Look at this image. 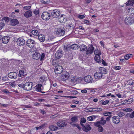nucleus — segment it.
<instances>
[{"instance_id":"1","label":"nucleus","mask_w":134,"mask_h":134,"mask_svg":"<svg viewBox=\"0 0 134 134\" xmlns=\"http://www.w3.org/2000/svg\"><path fill=\"white\" fill-rule=\"evenodd\" d=\"M60 14V11L58 9L53 10L51 12V16L54 18L58 17Z\"/></svg>"},{"instance_id":"2","label":"nucleus","mask_w":134,"mask_h":134,"mask_svg":"<svg viewBox=\"0 0 134 134\" xmlns=\"http://www.w3.org/2000/svg\"><path fill=\"white\" fill-rule=\"evenodd\" d=\"M27 46L31 48L34 47L35 46L36 42L31 39L28 40L26 41Z\"/></svg>"},{"instance_id":"3","label":"nucleus","mask_w":134,"mask_h":134,"mask_svg":"<svg viewBox=\"0 0 134 134\" xmlns=\"http://www.w3.org/2000/svg\"><path fill=\"white\" fill-rule=\"evenodd\" d=\"M111 118V116H109L106 119V120H105V118L103 116L101 117L100 120V122L101 124L103 125H104L106 123V121H109L110 120Z\"/></svg>"},{"instance_id":"4","label":"nucleus","mask_w":134,"mask_h":134,"mask_svg":"<svg viewBox=\"0 0 134 134\" xmlns=\"http://www.w3.org/2000/svg\"><path fill=\"white\" fill-rule=\"evenodd\" d=\"M125 22L127 24L130 25L134 23V18L131 17H126L125 19Z\"/></svg>"},{"instance_id":"5","label":"nucleus","mask_w":134,"mask_h":134,"mask_svg":"<svg viewBox=\"0 0 134 134\" xmlns=\"http://www.w3.org/2000/svg\"><path fill=\"white\" fill-rule=\"evenodd\" d=\"M50 17V14L47 12H43L41 15L42 18L44 20H48L49 19Z\"/></svg>"},{"instance_id":"6","label":"nucleus","mask_w":134,"mask_h":134,"mask_svg":"<svg viewBox=\"0 0 134 134\" xmlns=\"http://www.w3.org/2000/svg\"><path fill=\"white\" fill-rule=\"evenodd\" d=\"M33 85L32 82H26L24 86V90L27 91H29L31 90Z\"/></svg>"},{"instance_id":"7","label":"nucleus","mask_w":134,"mask_h":134,"mask_svg":"<svg viewBox=\"0 0 134 134\" xmlns=\"http://www.w3.org/2000/svg\"><path fill=\"white\" fill-rule=\"evenodd\" d=\"M63 71V69L62 66L58 65L56 66L54 69V72L55 74H60Z\"/></svg>"},{"instance_id":"8","label":"nucleus","mask_w":134,"mask_h":134,"mask_svg":"<svg viewBox=\"0 0 134 134\" xmlns=\"http://www.w3.org/2000/svg\"><path fill=\"white\" fill-rule=\"evenodd\" d=\"M69 77V74L67 72H64L61 76V80L63 81L67 80Z\"/></svg>"},{"instance_id":"9","label":"nucleus","mask_w":134,"mask_h":134,"mask_svg":"<svg viewBox=\"0 0 134 134\" xmlns=\"http://www.w3.org/2000/svg\"><path fill=\"white\" fill-rule=\"evenodd\" d=\"M18 45L19 46L23 45L25 43L24 39L22 37L18 38L16 41Z\"/></svg>"},{"instance_id":"10","label":"nucleus","mask_w":134,"mask_h":134,"mask_svg":"<svg viewBox=\"0 0 134 134\" xmlns=\"http://www.w3.org/2000/svg\"><path fill=\"white\" fill-rule=\"evenodd\" d=\"M84 80L87 83H92L93 81V78L91 76L88 75L85 77Z\"/></svg>"},{"instance_id":"11","label":"nucleus","mask_w":134,"mask_h":134,"mask_svg":"<svg viewBox=\"0 0 134 134\" xmlns=\"http://www.w3.org/2000/svg\"><path fill=\"white\" fill-rule=\"evenodd\" d=\"M94 49L92 45H91L87 49L86 51V54L88 55L89 54H92L94 50Z\"/></svg>"},{"instance_id":"12","label":"nucleus","mask_w":134,"mask_h":134,"mask_svg":"<svg viewBox=\"0 0 134 134\" xmlns=\"http://www.w3.org/2000/svg\"><path fill=\"white\" fill-rule=\"evenodd\" d=\"M8 76L11 79H15L17 77V75L16 73L12 72L9 73L8 74Z\"/></svg>"},{"instance_id":"13","label":"nucleus","mask_w":134,"mask_h":134,"mask_svg":"<svg viewBox=\"0 0 134 134\" xmlns=\"http://www.w3.org/2000/svg\"><path fill=\"white\" fill-rule=\"evenodd\" d=\"M113 122L115 124H118L120 121V119L119 117L117 116H114L112 118Z\"/></svg>"},{"instance_id":"14","label":"nucleus","mask_w":134,"mask_h":134,"mask_svg":"<svg viewBox=\"0 0 134 134\" xmlns=\"http://www.w3.org/2000/svg\"><path fill=\"white\" fill-rule=\"evenodd\" d=\"M103 74L100 72H97L94 74V77L95 79H101L102 77Z\"/></svg>"},{"instance_id":"15","label":"nucleus","mask_w":134,"mask_h":134,"mask_svg":"<svg viewBox=\"0 0 134 134\" xmlns=\"http://www.w3.org/2000/svg\"><path fill=\"white\" fill-rule=\"evenodd\" d=\"M42 85L41 84H38L35 87V89L36 91L37 92H40L42 93H44L47 92H42L41 91V87H42Z\"/></svg>"},{"instance_id":"16","label":"nucleus","mask_w":134,"mask_h":134,"mask_svg":"<svg viewBox=\"0 0 134 134\" xmlns=\"http://www.w3.org/2000/svg\"><path fill=\"white\" fill-rule=\"evenodd\" d=\"M57 125L59 127H64L67 124L64 121L60 120L57 123Z\"/></svg>"},{"instance_id":"17","label":"nucleus","mask_w":134,"mask_h":134,"mask_svg":"<svg viewBox=\"0 0 134 134\" xmlns=\"http://www.w3.org/2000/svg\"><path fill=\"white\" fill-rule=\"evenodd\" d=\"M63 54L61 50H59L55 54V57L56 58L59 59L62 56Z\"/></svg>"},{"instance_id":"18","label":"nucleus","mask_w":134,"mask_h":134,"mask_svg":"<svg viewBox=\"0 0 134 134\" xmlns=\"http://www.w3.org/2000/svg\"><path fill=\"white\" fill-rule=\"evenodd\" d=\"M65 31L61 28L59 29L57 31L56 34L60 36H63L65 34Z\"/></svg>"},{"instance_id":"19","label":"nucleus","mask_w":134,"mask_h":134,"mask_svg":"<svg viewBox=\"0 0 134 134\" xmlns=\"http://www.w3.org/2000/svg\"><path fill=\"white\" fill-rule=\"evenodd\" d=\"M74 27V25L72 23H70L69 24H67L66 26V29H68V31L73 30Z\"/></svg>"},{"instance_id":"20","label":"nucleus","mask_w":134,"mask_h":134,"mask_svg":"<svg viewBox=\"0 0 134 134\" xmlns=\"http://www.w3.org/2000/svg\"><path fill=\"white\" fill-rule=\"evenodd\" d=\"M40 56V54L37 52H35L32 55L33 58L36 60L39 59Z\"/></svg>"},{"instance_id":"21","label":"nucleus","mask_w":134,"mask_h":134,"mask_svg":"<svg viewBox=\"0 0 134 134\" xmlns=\"http://www.w3.org/2000/svg\"><path fill=\"white\" fill-rule=\"evenodd\" d=\"M9 39L10 38L8 36H4L2 38V42L4 43H7L9 41Z\"/></svg>"},{"instance_id":"22","label":"nucleus","mask_w":134,"mask_h":134,"mask_svg":"<svg viewBox=\"0 0 134 134\" xmlns=\"http://www.w3.org/2000/svg\"><path fill=\"white\" fill-rule=\"evenodd\" d=\"M125 117L126 118H129L131 119L133 118H134V111L131 113H127Z\"/></svg>"},{"instance_id":"23","label":"nucleus","mask_w":134,"mask_h":134,"mask_svg":"<svg viewBox=\"0 0 134 134\" xmlns=\"http://www.w3.org/2000/svg\"><path fill=\"white\" fill-rule=\"evenodd\" d=\"M32 13L30 10L27 11L24 14V16L27 18L30 17L32 16Z\"/></svg>"},{"instance_id":"24","label":"nucleus","mask_w":134,"mask_h":134,"mask_svg":"<svg viewBox=\"0 0 134 134\" xmlns=\"http://www.w3.org/2000/svg\"><path fill=\"white\" fill-rule=\"evenodd\" d=\"M91 129V127L90 126V125L88 124H86V126H85V128H83V130L86 132H87L90 131Z\"/></svg>"},{"instance_id":"25","label":"nucleus","mask_w":134,"mask_h":134,"mask_svg":"<svg viewBox=\"0 0 134 134\" xmlns=\"http://www.w3.org/2000/svg\"><path fill=\"white\" fill-rule=\"evenodd\" d=\"M19 23L18 20L16 19H12L11 20V24L13 26H15Z\"/></svg>"},{"instance_id":"26","label":"nucleus","mask_w":134,"mask_h":134,"mask_svg":"<svg viewBox=\"0 0 134 134\" xmlns=\"http://www.w3.org/2000/svg\"><path fill=\"white\" fill-rule=\"evenodd\" d=\"M38 38L40 41L41 42H43L45 40V37L43 35H38Z\"/></svg>"},{"instance_id":"27","label":"nucleus","mask_w":134,"mask_h":134,"mask_svg":"<svg viewBox=\"0 0 134 134\" xmlns=\"http://www.w3.org/2000/svg\"><path fill=\"white\" fill-rule=\"evenodd\" d=\"M79 47L80 50L82 51H85L87 49V46L84 44L81 45Z\"/></svg>"},{"instance_id":"28","label":"nucleus","mask_w":134,"mask_h":134,"mask_svg":"<svg viewBox=\"0 0 134 134\" xmlns=\"http://www.w3.org/2000/svg\"><path fill=\"white\" fill-rule=\"evenodd\" d=\"M99 70L102 74H107L108 72V71L106 69L103 67L100 68Z\"/></svg>"},{"instance_id":"29","label":"nucleus","mask_w":134,"mask_h":134,"mask_svg":"<svg viewBox=\"0 0 134 134\" xmlns=\"http://www.w3.org/2000/svg\"><path fill=\"white\" fill-rule=\"evenodd\" d=\"M126 3L127 5H133L134 4V0H129Z\"/></svg>"},{"instance_id":"30","label":"nucleus","mask_w":134,"mask_h":134,"mask_svg":"<svg viewBox=\"0 0 134 134\" xmlns=\"http://www.w3.org/2000/svg\"><path fill=\"white\" fill-rule=\"evenodd\" d=\"M100 55H95L94 57V59L97 63L100 62Z\"/></svg>"},{"instance_id":"31","label":"nucleus","mask_w":134,"mask_h":134,"mask_svg":"<svg viewBox=\"0 0 134 134\" xmlns=\"http://www.w3.org/2000/svg\"><path fill=\"white\" fill-rule=\"evenodd\" d=\"M49 128L52 131H55L58 128L57 126L52 125L49 126Z\"/></svg>"},{"instance_id":"32","label":"nucleus","mask_w":134,"mask_h":134,"mask_svg":"<svg viewBox=\"0 0 134 134\" xmlns=\"http://www.w3.org/2000/svg\"><path fill=\"white\" fill-rule=\"evenodd\" d=\"M71 49H76L79 48L78 45L76 44H74L70 46Z\"/></svg>"},{"instance_id":"33","label":"nucleus","mask_w":134,"mask_h":134,"mask_svg":"<svg viewBox=\"0 0 134 134\" xmlns=\"http://www.w3.org/2000/svg\"><path fill=\"white\" fill-rule=\"evenodd\" d=\"M94 52L95 55H100L101 54V52L99 51L97 49H96L94 50Z\"/></svg>"},{"instance_id":"34","label":"nucleus","mask_w":134,"mask_h":134,"mask_svg":"<svg viewBox=\"0 0 134 134\" xmlns=\"http://www.w3.org/2000/svg\"><path fill=\"white\" fill-rule=\"evenodd\" d=\"M132 57V55L131 54H127L125 56V58L126 60H127Z\"/></svg>"},{"instance_id":"35","label":"nucleus","mask_w":134,"mask_h":134,"mask_svg":"<svg viewBox=\"0 0 134 134\" xmlns=\"http://www.w3.org/2000/svg\"><path fill=\"white\" fill-rule=\"evenodd\" d=\"M32 34L34 35L38 36V31L34 30L31 31Z\"/></svg>"},{"instance_id":"36","label":"nucleus","mask_w":134,"mask_h":134,"mask_svg":"<svg viewBox=\"0 0 134 134\" xmlns=\"http://www.w3.org/2000/svg\"><path fill=\"white\" fill-rule=\"evenodd\" d=\"M24 72L23 70H20L19 71V77L23 76L24 75Z\"/></svg>"},{"instance_id":"37","label":"nucleus","mask_w":134,"mask_h":134,"mask_svg":"<svg viewBox=\"0 0 134 134\" xmlns=\"http://www.w3.org/2000/svg\"><path fill=\"white\" fill-rule=\"evenodd\" d=\"M71 121H72V122H77V117H73L71 118Z\"/></svg>"},{"instance_id":"38","label":"nucleus","mask_w":134,"mask_h":134,"mask_svg":"<svg viewBox=\"0 0 134 134\" xmlns=\"http://www.w3.org/2000/svg\"><path fill=\"white\" fill-rule=\"evenodd\" d=\"M123 110L126 112H131L133 110L130 108H127L123 109Z\"/></svg>"},{"instance_id":"39","label":"nucleus","mask_w":134,"mask_h":134,"mask_svg":"<svg viewBox=\"0 0 134 134\" xmlns=\"http://www.w3.org/2000/svg\"><path fill=\"white\" fill-rule=\"evenodd\" d=\"M64 49L66 51H69L70 49H71V48H70V46L69 45H67L66 46H64Z\"/></svg>"},{"instance_id":"40","label":"nucleus","mask_w":134,"mask_h":134,"mask_svg":"<svg viewBox=\"0 0 134 134\" xmlns=\"http://www.w3.org/2000/svg\"><path fill=\"white\" fill-rule=\"evenodd\" d=\"M5 26V24L4 22L0 21V30H1Z\"/></svg>"},{"instance_id":"41","label":"nucleus","mask_w":134,"mask_h":134,"mask_svg":"<svg viewBox=\"0 0 134 134\" xmlns=\"http://www.w3.org/2000/svg\"><path fill=\"white\" fill-rule=\"evenodd\" d=\"M130 13L131 15H134V8H132L129 9Z\"/></svg>"},{"instance_id":"42","label":"nucleus","mask_w":134,"mask_h":134,"mask_svg":"<svg viewBox=\"0 0 134 134\" xmlns=\"http://www.w3.org/2000/svg\"><path fill=\"white\" fill-rule=\"evenodd\" d=\"M111 114V112H106L103 113V115L104 116H107Z\"/></svg>"},{"instance_id":"43","label":"nucleus","mask_w":134,"mask_h":134,"mask_svg":"<svg viewBox=\"0 0 134 134\" xmlns=\"http://www.w3.org/2000/svg\"><path fill=\"white\" fill-rule=\"evenodd\" d=\"M49 0H41V2L43 4H47L48 3Z\"/></svg>"},{"instance_id":"44","label":"nucleus","mask_w":134,"mask_h":134,"mask_svg":"<svg viewBox=\"0 0 134 134\" xmlns=\"http://www.w3.org/2000/svg\"><path fill=\"white\" fill-rule=\"evenodd\" d=\"M125 115V113L121 112L119 113L118 114V115L120 117H121Z\"/></svg>"},{"instance_id":"45","label":"nucleus","mask_w":134,"mask_h":134,"mask_svg":"<svg viewBox=\"0 0 134 134\" xmlns=\"http://www.w3.org/2000/svg\"><path fill=\"white\" fill-rule=\"evenodd\" d=\"M33 12L35 15H36L39 14V11L38 10L35 9L34 11Z\"/></svg>"},{"instance_id":"46","label":"nucleus","mask_w":134,"mask_h":134,"mask_svg":"<svg viewBox=\"0 0 134 134\" xmlns=\"http://www.w3.org/2000/svg\"><path fill=\"white\" fill-rule=\"evenodd\" d=\"M2 92L3 93L7 94H9L10 93L6 89H4L2 90Z\"/></svg>"},{"instance_id":"47","label":"nucleus","mask_w":134,"mask_h":134,"mask_svg":"<svg viewBox=\"0 0 134 134\" xmlns=\"http://www.w3.org/2000/svg\"><path fill=\"white\" fill-rule=\"evenodd\" d=\"M100 124L101 123L100 121H97L94 124V125L95 126L99 127L100 126Z\"/></svg>"},{"instance_id":"48","label":"nucleus","mask_w":134,"mask_h":134,"mask_svg":"<svg viewBox=\"0 0 134 134\" xmlns=\"http://www.w3.org/2000/svg\"><path fill=\"white\" fill-rule=\"evenodd\" d=\"M95 111H100L102 110V109L101 108H94Z\"/></svg>"},{"instance_id":"49","label":"nucleus","mask_w":134,"mask_h":134,"mask_svg":"<svg viewBox=\"0 0 134 134\" xmlns=\"http://www.w3.org/2000/svg\"><path fill=\"white\" fill-rule=\"evenodd\" d=\"M31 8V6H25L23 7V8L26 10H28L30 9Z\"/></svg>"},{"instance_id":"50","label":"nucleus","mask_w":134,"mask_h":134,"mask_svg":"<svg viewBox=\"0 0 134 134\" xmlns=\"http://www.w3.org/2000/svg\"><path fill=\"white\" fill-rule=\"evenodd\" d=\"M83 22L84 23L87 24L89 23L90 21L88 20H86L85 19H84L83 20Z\"/></svg>"},{"instance_id":"51","label":"nucleus","mask_w":134,"mask_h":134,"mask_svg":"<svg viewBox=\"0 0 134 134\" xmlns=\"http://www.w3.org/2000/svg\"><path fill=\"white\" fill-rule=\"evenodd\" d=\"M114 69L116 70H120L121 69V67L120 66H115L114 67Z\"/></svg>"},{"instance_id":"52","label":"nucleus","mask_w":134,"mask_h":134,"mask_svg":"<svg viewBox=\"0 0 134 134\" xmlns=\"http://www.w3.org/2000/svg\"><path fill=\"white\" fill-rule=\"evenodd\" d=\"M109 101L108 100H106L103 102L102 104L103 105H106L109 103Z\"/></svg>"},{"instance_id":"53","label":"nucleus","mask_w":134,"mask_h":134,"mask_svg":"<svg viewBox=\"0 0 134 134\" xmlns=\"http://www.w3.org/2000/svg\"><path fill=\"white\" fill-rule=\"evenodd\" d=\"M44 128V126L41 125L39 127H36L37 130H38L40 129H42Z\"/></svg>"},{"instance_id":"54","label":"nucleus","mask_w":134,"mask_h":134,"mask_svg":"<svg viewBox=\"0 0 134 134\" xmlns=\"http://www.w3.org/2000/svg\"><path fill=\"white\" fill-rule=\"evenodd\" d=\"M86 121V120L84 118H82L81 120V122L82 123H85Z\"/></svg>"},{"instance_id":"55","label":"nucleus","mask_w":134,"mask_h":134,"mask_svg":"<svg viewBox=\"0 0 134 134\" xmlns=\"http://www.w3.org/2000/svg\"><path fill=\"white\" fill-rule=\"evenodd\" d=\"M98 127V131L100 132H102L103 130V127L100 126Z\"/></svg>"},{"instance_id":"56","label":"nucleus","mask_w":134,"mask_h":134,"mask_svg":"<svg viewBox=\"0 0 134 134\" xmlns=\"http://www.w3.org/2000/svg\"><path fill=\"white\" fill-rule=\"evenodd\" d=\"M93 116H92L88 117L87 118V120L90 121H92L93 120Z\"/></svg>"},{"instance_id":"57","label":"nucleus","mask_w":134,"mask_h":134,"mask_svg":"<svg viewBox=\"0 0 134 134\" xmlns=\"http://www.w3.org/2000/svg\"><path fill=\"white\" fill-rule=\"evenodd\" d=\"M41 58H40V60H43V59L45 57V54L44 53H42L41 55Z\"/></svg>"},{"instance_id":"58","label":"nucleus","mask_w":134,"mask_h":134,"mask_svg":"<svg viewBox=\"0 0 134 134\" xmlns=\"http://www.w3.org/2000/svg\"><path fill=\"white\" fill-rule=\"evenodd\" d=\"M18 86H19L20 87L22 88H23V89L24 90V85L23 83L19 84L18 85Z\"/></svg>"},{"instance_id":"59","label":"nucleus","mask_w":134,"mask_h":134,"mask_svg":"<svg viewBox=\"0 0 134 134\" xmlns=\"http://www.w3.org/2000/svg\"><path fill=\"white\" fill-rule=\"evenodd\" d=\"M85 16L84 15H80L78 16V17L80 19H83L85 18Z\"/></svg>"},{"instance_id":"60","label":"nucleus","mask_w":134,"mask_h":134,"mask_svg":"<svg viewBox=\"0 0 134 134\" xmlns=\"http://www.w3.org/2000/svg\"><path fill=\"white\" fill-rule=\"evenodd\" d=\"M71 78L72 79H70V81L72 82H75V78H74V77H71Z\"/></svg>"},{"instance_id":"61","label":"nucleus","mask_w":134,"mask_h":134,"mask_svg":"<svg viewBox=\"0 0 134 134\" xmlns=\"http://www.w3.org/2000/svg\"><path fill=\"white\" fill-rule=\"evenodd\" d=\"M90 112L95 111L94 108L90 109L89 110Z\"/></svg>"},{"instance_id":"62","label":"nucleus","mask_w":134,"mask_h":134,"mask_svg":"<svg viewBox=\"0 0 134 134\" xmlns=\"http://www.w3.org/2000/svg\"><path fill=\"white\" fill-rule=\"evenodd\" d=\"M87 92V91L86 90H81V92L83 93H86Z\"/></svg>"},{"instance_id":"63","label":"nucleus","mask_w":134,"mask_h":134,"mask_svg":"<svg viewBox=\"0 0 134 134\" xmlns=\"http://www.w3.org/2000/svg\"><path fill=\"white\" fill-rule=\"evenodd\" d=\"M10 85L12 87H15V83L13 82Z\"/></svg>"},{"instance_id":"64","label":"nucleus","mask_w":134,"mask_h":134,"mask_svg":"<svg viewBox=\"0 0 134 134\" xmlns=\"http://www.w3.org/2000/svg\"><path fill=\"white\" fill-rule=\"evenodd\" d=\"M3 80L4 81H7L8 80V78L7 77H3Z\"/></svg>"}]
</instances>
